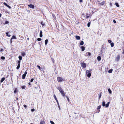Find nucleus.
<instances>
[{
    "label": "nucleus",
    "instance_id": "12",
    "mask_svg": "<svg viewBox=\"0 0 124 124\" xmlns=\"http://www.w3.org/2000/svg\"><path fill=\"white\" fill-rule=\"evenodd\" d=\"M18 92V90L17 88H15V90L14 91V92L15 93H16Z\"/></svg>",
    "mask_w": 124,
    "mask_h": 124
},
{
    "label": "nucleus",
    "instance_id": "57",
    "mask_svg": "<svg viewBox=\"0 0 124 124\" xmlns=\"http://www.w3.org/2000/svg\"><path fill=\"white\" fill-rule=\"evenodd\" d=\"M53 17H55L54 15H53Z\"/></svg>",
    "mask_w": 124,
    "mask_h": 124
},
{
    "label": "nucleus",
    "instance_id": "36",
    "mask_svg": "<svg viewBox=\"0 0 124 124\" xmlns=\"http://www.w3.org/2000/svg\"><path fill=\"white\" fill-rule=\"evenodd\" d=\"M1 58L2 60H4L5 59V57L4 56H1Z\"/></svg>",
    "mask_w": 124,
    "mask_h": 124
},
{
    "label": "nucleus",
    "instance_id": "41",
    "mask_svg": "<svg viewBox=\"0 0 124 124\" xmlns=\"http://www.w3.org/2000/svg\"><path fill=\"white\" fill-rule=\"evenodd\" d=\"M56 102H57V105H59V102H58V100H56Z\"/></svg>",
    "mask_w": 124,
    "mask_h": 124
},
{
    "label": "nucleus",
    "instance_id": "59",
    "mask_svg": "<svg viewBox=\"0 0 124 124\" xmlns=\"http://www.w3.org/2000/svg\"><path fill=\"white\" fill-rule=\"evenodd\" d=\"M123 53L124 54V50H123Z\"/></svg>",
    "mask_w": 124,
    "mask_h": 124
},
{
    "label": "nucleus",
    "instance_id": "64",
    "mask_svg": "<svg viewBox=\"0 0 124 124\" xmlns=\"http://www.w3.org/2000/svg\"><path fill=\"white\" fill-rule=\"evenodd\" d=\"M30 124H32V123H31Z\"/></svg>",
    "mask_w": 124,
    "mask_h": 124
},
{
    "label": "nucleus",
    "instance_id": "58",
    "mask_svg": "<svg viewBox=\"0 0 124 124\" xmlns=\"http://www.w3.org/2000/svg\"><path fill=\"white\" fill-rule=\"evenodd\" d=\"M28 84H29V85H31V83H30V82L28 83Z\"/></svg>",
    "mask_w": 124,
    "mask_h": 124
},
{
    "label": "nucleus",
    "instance_id": "44",
    "mask_svg": "<svg viewBox=\"0 0 124 124\" xmlns=\"http://www.w3.org/2000/svg\"><path fill=\"white\" fill-rule=\"evenodd\" d=\"M3 4L5 5L6 6H7V5H8L7 3L5 2H4L3 3Z\"/></svg>",
    "mask_w": 124,
    "mask_h": 124
},
{
    "label": "nucleus",
    "instance_id": "15",
    "mask_svg": "<svg viewBox=\"0 0 124 124\" xmlns=\"http://www.w3.org/2000/svg\"><path fill=\"white\" fill-rule=\"evenodd\" d=\"M5 78H2L1 80L0 81V83H2L3 82L4 80H5Z\"/></svg>",
    "mask_w": 124,
    "mask_h": 124
},
{
    "label": "nucleus",
    "instance_id": "2",
    "mask_svg": "<svg viewBox=\"0 0 124 124\" xmlns=\"http://www.w3.org/2000/svg\"><path fill=\"white\" fill-rule=\"evenodd\" d=\"M91 70H87L86 72V75H87L88 77H90L91 75Z\"/></svg>",
    "mask_w": 124,
    "mask_h": 124
},
{
    "label": "nucleus",
    "instance_id": "24",
    "mask_svg": "<svg viewBox=\"0 0 124 124\" xmlns=\"http://www.w3.org/2000/svg\"><path fill=\"white\" fill-rule=\"evenodd\" d=\"M87 56H90L91 55V53H90L89 52H88L87 53Z\"/></svg>",
    "mask_w": 124,
    "mask_h": 124
},
{
    "label": "nucleus",
    "instance_id": "34",
    "mask_svg": "<svg viewBox=\"0 0 124 124\" xmlns=\"http://www.w3.org/2000/svg\"><path fill=\"white\" fill-rule=\"evenodd\" d=\"M66 98H67V100L68 101H69L70 100L69 99V97H67V96H66Z\"/></svg>",
    "mask_w": 124,
    "mask_h": 124
},
{
    "label": "nucleus",
    "instance_id": "61",
    "mask_svg": "<svg viewBox=\"0 0 124 124\" xmlns=\"http://www.w3.org/2000/svg\"><path fill=\"white\" fill-rule=\"evenodd\" d=\"M59 109H60V106H59Z\"/></svg>",
    "mask_w": 124,
    "mask_h": 124
},
{
    "label": "nucleus",
    "instance_id": "13",
    "mask_svg": "<svg viewBox=\"0 0 124 124\" xmlns=\"http://www.w3.org/2000/svg\"><path fill=\"white\" fill-rule=\"evenodd\" d=\"M84 44V42L83 41H81V42L80 43V44L81 46H82Z\"/></svg>",
    "mask_w": 124,
    "mask_h": 124
},
{
    "label": "nucleus",
    "instance_id": "7",
    "mask_svg": "<svg viewBox=\"0 0 124 124\" xmlns=\"http://www.w3.org/2000/svg\"><path fill=\"white\" fill-rule=\"evenodd\" d=\"M39 124H45V122L44 120H41Z\"/></svg>",
    "mask_w": 124,
    "mask_h": 124
},
{
    "label": "nucleus",
    "instance_id": "16",
    "mask_svg": "<svg viewBox=\"0 0 124 124\" xmlns=\"http://www.w3.org/2000/svg\"><path fill=\"white\" fill-rule=\"evenodd\" d=\"M81 48V49H82V51H84L85 50V47H84L83 46H82Z\"/></svg>",
    "mask_w": 124,
    "mask_h": 124
},
{
    "label": "nucleus",
    "instance_id": "54",
    "mask_svg": "<svg viewBox=\"0 0 124 124\" xmlns=\"http://www.w3.org/2000/svg\"><path fill=\"white\" fill-rule=\"evenodd\" d=\"M89 17V16H86V18H88Z\"/></svg>",
    "mask_w": 124,
    "mask_h": 124
},
{
    "label": "nucleus",
    "instance_id": "39",
    "mask_svg": "<svg viewBox=\"0 0 124 124\" xmlns=\"http://www.w3.org/2000/svg\"><path fill=\"white\" fill-rule=\"evenodd\" d=\"M25 55V54L24 53H22V55L24 56Z\"/></svg>",
    "mask_w": 124,
    "mask_h": 124
},
{
    "label": "nucleus",
    "instance_id": "6",
    "mask_svg": "<svg viewBox=\"0 0 124 124\" xmlns=\"http://www.w3.org/2000/svg\"><path fill=\"white\" fill-rule=\"evenodd\" d=\"M57 80L58 82H61L63 80L62 78H57Z\"/></svg>",
    "mask_w": 124,
    "mask_h": 124
},
{
    "label": "nucleus",
    "instance_id": "42",
    "mask_svg": "<svg viewBox=\"0 0 124 124\" xmlns=\"http://www.w3.org/2000/svg\"><path fill=\"white\" fill-rule=\"evenodd\" d=\"M108 42L110 43H111V40H108Z\"/></svg>",
    "mask_w": 124,
    "mask_h": 124
},
{
    "label": "nucleus",
    "instance_id": "52",
    "mask_svg": "<svg viewBox=\"0 0 124 124\" xmlns=\"http://www.w3.org/2000/svg\"><path fill=\"white\" fill-rule=\"evenodd\" d=\"M82 1H83L82 0H79V2H82Z\"/></svg>",
    "mask_w": 124,
    "mask_h": 124
},
{
    "label": "nucleus",
    "instance_id": "60",
    "mask_svg": "<svg viewBox=\"0 0 124 124\" xmlns=\"http://www.w3.org/2000/svg\"><path fill=\"white\" fill-rule=\"evenodd\" d=\"M100 111V110H98V113H99V112Z\"/></svg>",
    "mask_w": 124,
    "mask_h": 124
},
{
    "label": "nucleus",
    "instance_id": "27",
    "mask_svg": "<svg viewBox=\"0 0 124 124\" xmlns=\"http://www.w3.org/2000/svg\"><path fill=\"white\" fill-rule=\"evenodd\" d=\"M111 47H113L114 46V44L113 43H111Z\"/></svg>",
    "mask_w": 124,
    "mask_h": 124
},
{
    "label": "nucleus",
    "instance_id": "20",
    "mask_svg": "<svg viewBox=\"0 0 124 124\" xmlns=\"http://www.w3.org/2000/svg\"><path fill=\"white\" fill-rule=\"evenodd\" d=\"M119 58H120V56H119L118 55V56H117L116 58V60L117 61H118L119 59Z\"/></svg>",
    "mask_w": 124,
    "mask_h": 124
},
{
    "label": "nucleus",
    "instance_id": "8",
    "mask_svg": "<svg viewBox=\"0 0 124 124\" xmlns=\"http://www.w3.org/2000/svg\"><path fill=\"white\" fill-rule=\"evenodd\" d=\"M27 72L26 71H25L24 72V74L23 75L22 78H25L26 76V74H27Z\"/></svg>",
    "mask_w": 124,
    "mask_h": 124
},
{
    "label": "nucleus",
    "instance_id": "9",
    "mask_svg": "<svg viewBox=\"0 0 124 124\" xmlns=\"http://www.w3.org/2000/svg\"><path fill=\"white\" fill-rule=\"evenodd\" d=\"M75 38L77 40H80V37L79 36H76Z\"/></svg>",
    "mask_w": 124,
    "mask_h": 124
},
{
    "label": "nucleus",
    "instance_id": "3",
    "mask_svg": "<svg viewBox=\"0 0 124 124\" xmlns=\"http://www.w3.org/2000/svg\"><path fill=\"white\" fill-rule=\"evenodd\" d=\"M97 3L100 6H103L105 4V1H103L102 2H101L100 1H97Z\"/></svg>",
    "mask_w": 124,
    "mask_h": 124
},
{
    "label": "nucleus",
    "instance_id": "50",
    "mask_svg": "<svg viewBox=\"0 0 124 124\" xmlns=\"http://www.w3.org/2000/svg\"><path fill=\"white\" fill-rule=\"evenodd\" d=\"M113 22L115 23H116V21L115 20H113Z\"/></svg>",
    "mask_w": 124,
    "mask_h": 124
},
{
    "label": "nucleus",
    "instance_id": "14",
    "mask_svg": "<svg viewBox=\"0 0 124 124\" xmlns=\"http://www.w3.org/2000/svg\"><path fill=\"white\" fill-rule=\"evenodd\" d=\"M48 41V40L47 39H46L45 40V45H46L47 44V42Z\"/></svg>",
    "mask_w": 124,
    "mask_h": 124
},
{
    "label": "nucleus",
    "instance_id": "29",
    "mask_svg": "<svg viewBox=\"0 0 124 124\" xmlns=\"http://www.w3.org/2000/svg\"><path fill=\"white\" fill-rule=\"evenodd\" d=\"M53 96L55 100H57L55 94H54Z\"/></svg>",
    "mask_w": 124,
    "mask_h": 124
},
{
    "label": "nucleus",
    "instance_id": "5",
    "mask_svg": "<svg viewBox=\"0 0 124 124\" xmlns=\"http://www.w3.org/2000/svg\"><path fill=\"white\" fill-rule=\"evenodd\" d=\"M28 6L31 8H34V6L33 5L31 4L28 5Z\"/></svg>",
    "mask_w": 124,
    "mask_h": 124
},
{
    "label": "nucleus",
    "instance_id": "22",
    "mask_svg": "<svg viewBox=\"0 0 124 124\" xmlns=\"http://www.w3.org/2000/svg\"><path fill=\"white\" fill-rule=\"evenodd\" d=\"M105 102L104 101H103L102 102V106L103 107L105 106Z\"/></svg>",
    "mask_w": 124,
    "mask_h": 124
},
{
    "label": "nucleus",
    "instance_id": "19",
    "mask_svg": "<svg viewBox=\"0 0 124 124\" xmlns=\"http://www.w3.org/2000/svg\"><path fill=\"white\" fill-rule=\"evenodd\" d=\"M16 39V37L14 36H13L11 39Z\"/></svg>",
    "mask_w": 124,
    "mask_h": 124
},
{
    "label": "nucleus",
    "instance_id": "56",
    "mask_svg": "<svg viewBox=\"0 0 124 124\" xmlns=\"http://www.w3.org/2000/svg\"><path fill=\"white\" fill-rule=\"evenodd\" d=\"M17 66H18L20 67V64H18Z\"/></svg>",
    "mask_w": 124,
    "mask_h": 124
},
{
    "label": "nucleus",
    "instance_id": "35",
    "mask_svg": "<svg viewBox=\"0 0 124 124\" xmlns=\"http://www.w3.org/2000/svg\"><path fill=\"white\" fill-rule=\"evenodd\" d=\"M50 122L51 124H55L54 122L52 121H51Z\"/></svg>",
    "mask_w": 124,
    "mask_h": 124
},
{
    "label": "nucleus",
    "instance_id": "18",
    "mask_svg": "<svg viewBox=\"0 0 124 124\" xmlns=\"http://www.w3.org/2000/svg\"><path fill=\"white\" fill-rule=\"evenodd\" d=\"M108 90L109 93H110L111 94L112 93V91L110 89V88L108 89Z\"/></svg>",
    "mask_w": 124,
    "mask_h": 124
},
{
    "label": "nucleus",
    "instance_id": "63",
    "mask_svg": "<svg viewBox=\"0 0 124 124\" xmlns=\"http://www.w3.org/2000/svg\"><path fill=\"white\" fill-rule=\"evenodd\" d=\"M16 100H17L18 99V98H16Z\"/></svg>",
    "mask_w": 124,
    "mask_h": 124
},
{
    "label": "nucleus",
    "instance_id": "37",
    "mask_svg": "<svg viewBox=\"0 0 124 124\" xmlns=\"http://www.w3.org/2000/svg\"><path fill=\"white\" fill-rule=\"evenodd\" d=\"M9 23V22L8 21H6L5 22V24H8Z\"/></svg>",
    "mask_w": 124,
    "mask_h": 124
},
{
    "label": "nucleus",
    "instance_id": "40",
    "mask_svg": "<svg viewBox=\"0 0 124 124\" xmlns=\"http://www.w3.org/2000/svg\"><path fill=\"white\" fill-rule=\"evenodd\" d=\"M6 6L8 7L10 9L11 8V7L8 5H7Z\"/></svg>",
    "mask_w": 124,
    "mask_h": 124
},
{
    "label": "nucleus",
    "instance_id": "43",
    "mask_svg": "<svg viewBox=\"0 0 124 124\" xmlns=\"http://www.w3.org/2000/svg\"><path fill=\"white\" fill-rule=\"evenodd\" d=\"M31 110L32 112H33L35 111V109H31Z\"/></svg>",
    "mask_w": 124,
    "mask_h": 124
},
{
    "label": "nucleus",
    "instance_id": "45",
    "mask_svg": "<svg viewBox=\"0 0 124 124\" xmlns=\"http://www.w3.org/2000/svg\"><path fill=\"white\" fill-rule=\"evenodd\" d=\"M37 67H38V68L39 69H40L41 68H40V67L39 66V65H37Z\"/></svg>",
    "mask_w": 124,
    "mask_h": 124
},
{
    "label": "nucleus",
    "instance_id": "32",
    "mask_svg": "<svg viewBox=\"0 0 124 124\" xmlns=\"http://www.w3.org/2000/svg\"><path fill=\"white\" fill-rule=\"evenodd\" d=\"M37 40L38 41H40L41 40V39L40 38H38V39H37Z\"/></svg>",
    "mask_w": 124,
    "mask_h": 124
},
{
    "label": "nucleus",
    "instance_id": "10",
    "mask_svg": "<svg viewBox=\"0 0 124 124\" xmlns=\"http://www.w3.org/2000/svg\"><path fill=\"white\" fill-rule=\"evenodd\" d=\"M42 31H41L40 33L39 36L40 37H42Z\"/></svg>",
    "mask_w": 124,
    "mask_h": 124
},
{
    "label": "nucleus",
    "instance_id": "33",
    "mask_svg": "<svg viewBox=\"0 0 124 124\" xmlns=\"http://www.w3.org/2000/svg\"><path fill=\"white\" fill-rule=\"evenodd\" d=\"M109 105L108 104V103H107L106 105H105V107L106 108L108 107Z\"/></svg>",
    "mask_w": 124,
    "mask_h": 124
},
{
    "label": "nucleus",
    "instance_id": "17",
    "mask_svg": "<svg viewBox=\"0 0 124 124\" xmlns=\"http://www.w3.org/2000/svg\"><path fill=\"white\" fill-rule=\"evenodd\" d=\"M8 32H7L6 33V34L7 36L9 37H10L11 36V35H10L8 34Z\"/></svg>",
    "mask_w": 124,
    "mask_h": 124
},
{
    "label": "nucleus",
    "instance_id": "51",
    "mask_svg": "<svg viewBox=\"0 0 124 124\" xmlns=\"http://www.w3.org/2000/svg\"><path fill=\"white\" fill-rule=\"evenodd\" d=\"M3 51V49H1V50H0V52H2Z\"/></svg>",
    "mask_w": 124,
    "mask_h": 124
},
{
    "label": "nucleus",
    "instance_id": "1",
    "mask_svg": "<svg viewBox=\"0 0 124 124\" xmlns=\"http://www.w3.org/2000/svg\"><path fill=\"white\" fill-rule=\"evenodd\" d=\"M57 89L59 90L62 96L64 97L65 95V94L62 88L61 87L59 86L58 87Z\"/></svg>",
    "mask_w": 124,
    "mask_h": 124
},
{
    "label": "nucleus",
    "instance_id": "62",
    "mask_svg": "<svg viewBox=\"0 0 124 124\" xmlns=\"http://www.w3.org/2000/svg\"><path fill=\"white\" fill-rule=\"evenodd\" d=\"M27 40H29V38H27Z\"/></svg>",
    "mask_w": 124,
    "mask_h": 124
},
{
    "label": "nucleus",
    "instance_id": "38",
    "mask_svg": "<svg viewBox=\"0 0 124 124\" xmlns=\"http://www.w3.org/2000/svg\"><path fill=\"white\" fill-rule=\"evenodd\" d=\"M41 24L43 26H44L45 25V23H44L43 22H41Z\"/></svg>",
    "mask_w": 124,
    "mask_h": 124
},
{
    "label": "nucleus",
    "instance_id": "25",
    "mask_svg": "<svg viewBox=\"0 0 124 124\" xmlns=\"http://www.w3.org/2000/svg\"><path fill=\"white\" fill-rule=\"evenodd\" d=\"M21 88L23 89H24L25 88V86H21Z\"/></svg>",
    "mask_w": 124,
    "mask_h": 124
},
{
    "label": "nucleus",
    "instance_id": "23",
    "mask_svg": "<svg viewBox=\"0 0 124 124\" xmlns=\"http://www.w3.org/2000/svg\"><path fill=\"white\" fill-rule=\"evenodd\" d=\"M115 5L117 7H119V5L117 3H115Z\"/></svg>",
    "mask_w": 124,
    "mask_h": 124
},
{
    "label": "nucleus",
    "instance_id": "11",
    "mask_svg": "<svg viewBox=\"0 0 124 124\" xmlns=\"http://www.w3.org/2000/svg\"><path fill=\"white\" fill-rule=\"evenodd\" d=\"M101 57L100 56H98L97 57V59L99 61H100L101 60Z\"/></svg>",
    "mask_w": 124,
    "mask_h": 124
},
{
    "label": "nucleus",
    "instance_id": "31",
    "mask_svg": "<svg viewBox=\"0 0 124 124\" xmlns=\"http://www.w3.org/2000/svg\"><path fill=\"white\" fill-rule=\"evenodd\" d=\"M90 22H89L87 23V26L88 27L90 26Z\"/></svg>",
    "mask_w": 124,
    "mask_h": 124
},
{
    "label": "nucleus",
    "instance_id": "26",
    "mask_svg": "<svg viewBox=\"0 0 124 124\" xmlns=\"http://www.w3.org/2000/svg\"><path fill=\"white\" fill-rule=\"evenodd\" d=\"M112 69H110V70H109L108 71V72L109 73H111L112 72Z\"/></svg>",
    "mask_w": 124,
    "mask_h": 124
},
{
    "label": "nucleus",
    "instance_id": "49",
    "mask_svg": "<svg viewBox=\"0 0 124 124\" xmlns=\"http://www.w3.org/2000/svg\"><path fill=\"white\" fill-rule=\"evenodd\" d=\"M19 68H20V67H19V66H17V67H16V69H19Z\"/></svg>",
    "mask_w": 124,
    "mask_h": 124
},
{
    "label": "nucleus",
    "instance_id": "30",
    "mask_svg": "<svg viewBox=\"0 0 124 124\" xmlns=\"http://www.w3.org/2000/svg\"><path fill=\"white\" fill-rule=\"evenodd\" d=\"M101 105H99L98 106L97 108V109H99L101 108Z\"/></svg>",
    "mask_w": 124,
    "mask_h": 124
},
{
    "label": "nucleus",
    "instance_id": "47",
    "mask_svg": "<svg viewBox=\"0 0 124 124\" xmlns=\"http://www.w3.org/2000/svg\"><path fill=\"white\" fill-rule=\"evenodd\" d=\"M18 64H20V61H19L18 62Z\"/></svg>",
    "mask_w": 124,
    "mask_h": 124
},
{
    "label": "nucleus",
    "instance_id": "21",
    "mask_svg": "<svg viewBox=\"0 0 124 124\" xmlns=\"http://www.w3.org/2000/svg\"><path fill=\"white\" fill-rule=\"evenodd\" d=\"M102 93H100V94H99V99H100L101 98V95H102Z\"/></svg>",
    "mask_w": 124,
    "mask_h": 124
},
{
    "label": "nucleus",
    "instance_id": "55",
    "mask_svg": "<svg viewBox=\"0 0 124 124\" xmlns=\"http://www.w3.org/2000/svg\"><path fill=\"white\" fill-rule=\"evenodd\" d=\"M110 103V102H108V103H107L108 104H109V103Z\"/></svg>",
    "mask_w": 124,
    "mask_h": 124
},
{
    "label": "nucleus",
    "instance_id": "28",
    "mask_svg": "<svg viewBox=\"0 0 124 124\" xmlns=\"http://www.w3.org/2000/svg\"><path fill=\"white\" fill-rule=\"evenodd\" d=\"M18 58L20 60V61L21 60H22V56H19Z\"/></svg>",
    "mask_w": 124,
    "mask_h": 124
},
{
    "label": "nucleus",
    "instance_id": "53",
    "mask_svg": "<svg viewBox=\"0 0 124 124\" xmlns=\"http://www.w3.org/2000/svg\"><path fill=\"white\" fill-rule=\"evenodd\" d=\"M12 39H10V43H12Z\"/></svg>",
    "mask_w": 124,
    "mask_h": 124
},
{
    "label": "nucleus",
    "instance_id": "4",
    "mask_svg": "<svg viewBox=\"0 0 124 124\" xmlns=\"http://www.w3.org/2000/svg\"><path fill=\"white\" fill-rule=\"evenodd\" d=\"M81 66L83 68H85L86 66V64L85 63L83 62L81 63Z\"/></svg>",
    "mask_w": 124,
    "mask_h": 124
},
{
    "label": "nucleus",
    "instance_id": "48",
    "mask_svg": "<svg viewBox=\"0 0 124 124\" xmlns=\"http://www.w3.org/2000/svg\"><path fill=\"white\" fill-rule=\"evenodd\" d=\"M23 107H25V108H27V106L25 105H23Z\"/></svg>",
    "mask_w": 124,
    "mask_h": 124
},
{
    "label": "nucleus",
    "instance_id": "46",
    "mask_svg": "<svg viewBox=\"0 0 124 124\" xmlns=\"http://www.w3.org/2000/svg\"><path fill=\"white\" fill-rule=\"evenodd\" d=\"M33 80V78H32L31 80V82H32Z\"/></svg>",
    "mask_w": 124,
    "mask_h": 124
}]
</instances>
